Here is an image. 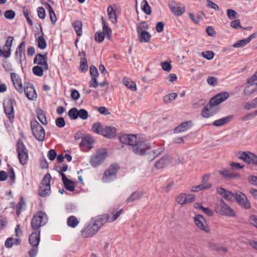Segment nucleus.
<instances>
[{"label": "nucleus", "instance_id": "1", "mask_svg": "<svg viewBox=\"0 0 257 257\" xmlns=\"http://www.w3.org/2000/svg\"><path fill=\"white\" fill-rule=\"evenodd\" d=\"M119 141L122 144L128 146V149L137 155L148 154L151 149L150 144L138 135H123L119 137Z\"/></svg>", "mask_w": 257, "mask_h": 257}, {"label": "nucleus", "instance_id": "2", "mask_svg": "<svg viewBox=\"0 0 257 257\" xmlns=\"http://www.w3.org/2000/svg\"><path fill=\"white\" fill-rule=\"evenodd\" d=\"M229 97V93L222 92L217 94L209 100L208 104L205 105L201 111V115L204 118H208L214 115L219 110L218 105L225 101Z\"/></svg>", "mask_w": 257, "mask_h": 257}, {"label": "nucleus", "instance_id": "3", "mask_svg": "<svg viewBox=\"0 0 257 257\" xmlns=\"http://www.w3.org/2000/svg\"><path fill=\"white\" fill-rule=\"evenodd\" d=\"M214 211L220 215L228 217H235V211L222 199L218 200L215 204Z\"/></svg>", "mask_w": 257, "mask_h": 257}, {"label": "nucleus", "instance_id": "4", "mask_svg": "<svg viewBox=\"0 0 257 257\" xmlns=\"http://www.w3.org/2000/svg\"><path fill=\"white\" fill-rule=\"evenodd\" d=\"M31 128L36 139L43 142L45 139V132L43 126L36 119L31 120Z\"/></svg>", "mask_w": 257, "mask_h": 257}, {"label": "nucleus", "instance_id": "5", "mask_svg": "<svg viewBox=\"0 0 257 257\" xmlns=\"http://www.w3.org/2000/svg\"><path fill=\"white\" fill-rule=\"evenodd\" d=\"M17 152L20 163L22 165L27 164L28 160V150L21 139H19L17 143Z\"/></svg>", "mask_w": 257, "mask_h": 257}, {"label": "nucleus", "instance_id": "6", "mask_svg": "<svg viewBox=\"0 0 257 257\" xmlns=\"http://www.w3.org/2000/svg\"><path fill=\"white\" fill-rule=\"evenodd\" d=\"M51 176L48 173L44 177L39 189V194L42 197L49 195L51 192L50 181Z\"/></svg>", "mask_w": 257, "mask_h": 257}, {"label": "nucleus", "instance_id": "7", "mask_svg": "<svg viewBox=\"0 0 257 257\" xmlns=\"http://www.w3.org/2000/svg\"><path fill=\"white\" fill-rule=\"evenodd\" d=\"M119 169V167L117 164L111 165L104 172L102 178V182L108 183L114 180L116 177V174Z\"/></svg>", "mask_w": 257, "mask_h": 257}, {"label": "nucleus", "instance_id": "8", "mask_svg": "<svg viewBox=\"0 0 257 257\" xmlns=\"http://www.w3.org/2000/svg\"><path fill=\"white\" fill-rule=\"evenodd\" d=\"M100 224H95L93 221L90 222L84 228L80 231L81 235L83 238L91 237L99 230Z\"/></svg>", "mask_w": 257, "mask_h": 257}, {"label": "nucleus", "instance_id": "9", "mask_svg": "<svg viewBox=\"0 0 257 257\" xmlns=\"http://www.w3.org/2000/svg\"><path fill=\"white\" fill-rule=\"evenodd\" d=\"M236 156L247 164L257 166V156L250 152H239Z\"/></svg>", "mask_w": 257, "mask_h": 257}, {"label": "nucleus", "instance_id": "10", "mask_svg": "<svg viewBox=\"0 0 257 257\" xmlns=\"http://www.w3.org/2000/svg\"><path fill=\"white\" fill-rule=\"evenodd\" d=\"M235 199L238 205L242 208L248 210L251 208V205L246 196L240 191L235 192Z\"/></svg>", "mask_w": 257, "mask_h": 257}, {"label": "nucleus", "instance_id": "11", "mask_svg": "<svg viewBox=\"0 0 257 257\" xmlns=\"http://www.w3.org/2000/svg\"><path fill=\"white\" fill-rule=\"evenodd\" d=\"M107 152L105 151H97L91 157L90 164L93 167L96 168L104 161L107 157Z\"/></svg>", "mask_w": 257, "mask_h": 257}, {"label": "nucleus", "instance_id": "12", "mask_svg": "<svg viewBox=\"0 0 257 257\" xmlns=\"http://www.w3.org/2000/svg\"><path fill=\"white\" fill-rule=\"evenodd\" d=\"M16 104L15 100L11 98L4 103V110L10 122H12L14 119V105Z\"/></svg>", "mask_w": 257, "mask_h": 257}, {"label": "nucleus", "instance_id": "13", "mask_svg": "<svg viewBox=\"0 0 257 257\" xmlns=\"http://www.w3.org/2000/svg\"><path fill=\"white\" fill-rule=\"evenodd\" d=\"M44 221V214L42 211L37 212L34 215L31 221V227L34 230H38L42 225H43L45 222Z\"/></svg>", "mask_w": 257, "mask_h": 257}, {"label": "nucleus", "instance_id": "14", "mask_svg": "<svg viewBox=\"0 0 257 257\" xmlns=\"http://www.w3.org/2000/svg\"><path fill=\"white\" fill-rule=\"evenodd\" d=\"M194 222L197 227L206 233L210 232V228L206 223V221L201 215H197L194 217Z\"/></svg>", "mask_w": 257, "mask_h": 257}, {"label": "nucleus", "instance_id": "15", "mask_svg": "<svg viewBox=\"0 0 257 257\" xmlns=\"http://www.w3.org/2000/svg\"><path fill=\"white\" fill-rule=\"evenodd\" d=\"M47 59V53H45L44 55L38 53L36 55L34 59V63L37 64L38 66L43 67L45 71H46L48 70Z\"/></svg>", "mask_w": 257, "mask_h": 257}, {"label": "nucleus", "instance_id": "16", "mask_svg": "<svg viewBox=\"0 0 257 257\" xmlns=\"http://www.w3.org/2000/svg\"><path fill=\"white\" fill-rule=\"evenodd\" d=\"M195 196L191 194L182 193L176 198V202L180 205L190 203L195 200Z\"/></svg>", "mask_w": 257, "mask_h": 257}, {"label": "nucleus", "instance_id": "17", "mask_svg": "<svg viewBox=\"0 0 257 257\" xmlns=\"http://www.w3.org/2000/svg\"><path fill=\"white\" fill-rule=\"evenodd\" d=\"M11 78L16 90L21 93H23L24 88L23 87L21 79L19 75L16 73H12L11 74Z\"/></svg>", "mask_w": 257, "mask_h": 257}, {"label": "nucleus", "instance_id": "18", "mask_svg": "<svg viewBox=\"0 0 257 257\" xmlns=\"http://www.w3.org/2000/svg\"><path fill=\"white\" fill-rule=\"evenodd\" d=\"M216 191L220 195L228 201H232L233 198L234 197L235 198V193L227 191L223 188L218 187L216 189Z\"/></svg>", "mask_w": 257, "mask_h": 257}, {"label": "nucleus", "instance_id": "19", "mask_svg": "<svg viewBox=\"0 0 257 257\" xmlns=\"http://www.w3.org/2000/svg\"><path fill=\"white\" fill-rule=\"evenodd\" d=\"M24 91L26 97L29 100H35L37 98V94L33 84L29 83L25 86Z\"/></svg>", "mask_w": 257, "mask_h": 257}, {"label": "nucleus", "instance_id": "20", "mask_svg": "<svg viewBox=\"0 0 257 257\" xmlns=\"http://www.w3.org/2000/svg\"><path fill=\"white\" fill-rule=\"evenodd\" d=\"M219 173L227 179H233L239 178L240 174L238 173L234 172L233 171L223 169L218 171Z\"/></svg>", "mask_w": 257, "mask_h": 257}, {"label": "nucleus", "instance_id": "21", "mask_svg": "<svg viewBox=\"0 0 257 257\" xmlns=\"http://www.w3.org/2000/svg\"><path fill=\"white\" fill-rule=\"evenodd\" d=\"M94 139L90 135H85L82 137V141L80 143V146L86 147L89 149L93 148V144L94 143Z\"/></svg>", "mask_w": 257, "mask_h": 257}, {"label": "nucleus", "instance_id": "22", "mask_svg": "<svg viewBox=\"0 0 257 257\" xmlns=\"http://www.w3.org/2000/svg\"><path fill=\"white\" fill-rule=\"evenodd\" d=\"M193 125V123L191 121H186L184 122H182L179 126L176 127L174 130V132L175 134L181 133L184 132L190 128H191Z\"/></svg>", "mask_w": 257, "mask_h": 257}, {"label": "nucleus", "instance_id": "23", "mask_svg": "<svg viewBox=\"0 0 257 257\" xmlns=\"http://www.w3.org/2000/svg\"><path fill=\"white\" fill-rule=\"evenodd\" d=\"M172 161V159L169 156L162 157L155 163V167L157 169H162L168 166Z\"/></svg>", "mask_w": 257, "mask_h": 257}, {"label": "nucleus", "instance_id": "24", "mask_svg": "<svg viewBox=\"0 0 257 257\" xmlns=\"http://www.w3.org/2000/svg\"><path fill=\"white\" fill-rule=\"evenodd\" d=\"M62 180L64 185V187L67 190L69 191H73L74 190L75 186L74 182L68 179L65 174H61Z\"/></svg>", "mask_w": 257, "mask_h": 257}, {"label": "nucleus", "instance_id": "25", "mask_svg": "<svg viewBox=\"0 0 257 257\" xmlns=\"http://www.w3.org/2000/svg\"><path fill=\"white\" fill-rule=\"evenodd\" d=\"M116 130L114 127L106 126L104 127L101 135L104 137L112 138L115 136Z\"/></svg>", "mask_w": 257, "mask_h": 257}, {"label": "nucleus", "instance_id": "26", "mask_svg": "<svg viewBox=\"0 0 257 257\" xmlns=\"http://www.w3.org/2000/svg\"><path fill=\"white\" fill-rule=\"evenodd\" d=\"M170 8L173 14L178 16L182 15L185 11V7L180 4H177L174 6H171Z\"/></svg>", "mask_w": 257, "mask_h": 257}, {"label": "nucleus", "instance_id": "27", "mask_svg": "<svg viewBox=\"0 0 257 257\" xmlns=\"http://www.w3.org/2000/svg\"><path fill=\"white\" fill-rule=\"evenodd\" d=\"M233 118L232 115H228L213 121V125L215 126H221L230 122Z\"/></svg>", "mask_w": 257, "mask_h": 257}, {"label": "nucleus", "instance_id": "28", "mask_svg": "<svg viewBox=\"0 0 257 257\" xmlns=\"http://www.w3.org/2000/svg\"><path fill=\"white\" fill-rule=\"evenodd\" d=\"M40 231L38 233L34 232L29 236V242L34 247H37L40 241Z\"/></svg>", "mask_w": 257, "mask_h": 257}, {"label": "nucleus", "instance_id": "29", "mask_svg": "<svg viewBox=\"0 0 257 257\" xmlns=\"http://www.w3.org/2000/svg\"><path fill=\"white\" fill-rule=\"evenodd\" d=\"M140 42L141 43H148L150 41L151 35L147 31L141 32L138 33Z\"/></svg>", "mask_w": 257, "mask_h": 257}, {"label": "nucleus", "instance_id": "30", "mask_svg": "<svg viewBox=\"0 0 257 257\" xmlns=\"http://www.w3.org/2000/svg\"><path fill=\"white\" fill-rule=\"evenodd\" d=\"M212 184L207 182H204L199 185L193 186L192 187V191L193 192H198L204 189H209L211 187Z\"/></svg>", "mask_w": 257, "mask_h": 257}, {"label": "nucleus", "instance_id": "31", "mask_svg": "<svg viewBox=\"0 0 257 257\" xmlns=\"http://www.w3.org/2000/svg\"><path fill=\"white\" fill-rule=\"evenodd\" d=\"M122 82L123 84L132 91H135L137 90V86L136 83L130 78L124 77L122 80Z\"/></svg>", "mask_w": 257, "mask_h": 257}, {"label": "nucleus", "instance_id": "32", "mask_svg": "<svg viewBox=\"0 0 257 257\" xmlns=\"http://www.w3.org/2000/svg\"><path fill=\"white\" fill-rule=\"evenodd\" d=\"M144 193L142 191H136L131 194L127 199V202H133L139 200L143 195Z\"/></svg>", "mask_w": 257, "mask_h": 257}, {"label": "nucleus", "instance_id": "33", "mask_svg": "<svg viewBox=\"0 0 257 257\" xmlns=\"http://www.w3.org/2000/svg\"><path fill=\"white\" fill-rule=\"evenodd\" d=\"M101 20H102V23L103 24V27H102L103 32L105 33L106 38H108V39H110L111 36V34H112V31L109 28L107 24L105 21L104 17H101Z\"/></svg>", "mask_w": 257, "mask_h": 257}, {"label": "nucleus", "instance_id": "34", "mask_svg": "<svg viewBox=\"0 0 257 257\" xmlns=\"http://www.w3.org/2000/svg\"><path fill=\"white\" fill-rule=\"evenodd\" d=\"M72 25L74 28L78 36H81L82 35V24L80 21H76L72 22Z\"/></svg>", "mask_w": 257, "mask_h": 257}, {"label": "nucleus", "instance_id": "35", "mask_svg": "<svg viewBox=\"0 0 257 257\" xmlns=\"http://www.w3.org/2000/svg\"><path fill=\"white\" fill-rule=\"evenodd\" d=\"M107 12L108 16H116L120 14L119 10L115 5L109 6L107 8Z\"/></svg>", "mask_w": 257, "mask_h": 257}, {"label": "nucleus", "instance_id": "36", "mask_svg": "<svg viewBox=\"0 0 257 257\" xmlns=\"http://www.w3.org/2000/svg\"><path fill=\"white\" fill-rule=\"evenodd\" d=\"M11 48L9 46L4 45L3 50L0 48V56L8 58L11 56Z\"/></svg>", "mask_w": 257, "mask_h": 257}, {"label": "nucleus", "instance_id": "37", "mask_svg": "<svg viewBox=\"0 0 257 257\" xmlns=\"http://www.w3.org/2000/svg\"><path fill=\"white\" fill-rule=\"evenodd\" d=\"M79 221L75 216L69 217L67 220V224L68 226L75 228L78 225Z\"/></svg>", "mask_w": 257, "mask_h": 257}, {"label": "nucleus", "instance_id": "38", "mask_svg": "<svg viewBox=\"0 0 257 257\" xmlns=\"http://www.w3.org/2000/svg\"><path fill=\"white\" fill-rule=\"evenodd\" d=\"M104 127L101 125L99 122L94 123L92 126V130L95 134L102 135Z\"/></svg>", "mask_w": 257, "mask_h": 257}, {"label": "nucleus", "instance_id": "39", "mask_svg": "<svg viewBox=\"0 0 257 257\" xmlns=\"http://www.w3.org/2000/svg\"><path fill=\"white\" fill-rule=\"evenodd\" d=\"M37 117L40 121L44 125L48 123L44 111L42 109H39L37 111Z\"/></svg>", "mask_w": 257, "mask_h": 257}, {"label": "nucleus", "instance_id": "40", "mask_svg": "<svg viewBox=\"0 0 257 257\" xmlns=\"http://www.w3.org/2000/svg\"><path fill=\"white\" fill-rule=\"evenodd\" d=\"M178 94L176 93H172L165 95L163 97V101L165 103L168 104L171 103L173 100L176 98Z\"/></svg>", "mask_w": 257, "mask_h": 257}, {"label": "nucleus", "instance_id": "41", "mask_svg": "<svg viewBox=\"0 0 257 257\" xmlns=\"http://www.w3.org/2000/svg\"><path fill=\"white\" fill-rule=\"evenodd\" d=\"M257 85V83H255ZM257 90L256 86L252 87V85L250 84L249 85L246 87L244 90L243 93L244 95L247 96H250L251 94L255 92Z\"/></svg>", "mask_w": 257, "mask_h": 257}, {"label": "nucleus", "instance_id": "42", "mask_svg": "<svg viewBox=\"0 0 257 257\" xmlns=\"http://www.w3.org/2000/svg\"><path fill=\"white\" fill-rule=\"evenodd\" d=\"M38 47L41 49H44L46 47V42L43 36V33L37 39Z\"/></svg>", "mask_w": 257, "mask_h": 257}, {"label": "nucleus", "instance_id": "43", "mask_svg": "<svg viewBox=\"0 0 257 257\" xmlns=\"http://www.w3.org/2000/svg\"><path fill=\"white\" fill-rule=\"evenodd\" d=\"M32 71L35 75L37 76H42L43 75V72L45 70L43 68V67L37 65L33 68Z\"/></svg>", "mask_w": 257, "mask_h": 257}, {"label": "nucleus", "instance_id": "44", "mask_svg": "<svg viewBox=\"0 0 257 257\" xmlns=\"http://www.w3.org/2000/svg\"><path fill=\"white\" fill-rule=\"evenodd\" d=\"M79 68L81 71L82 72H85L87 71L88 65L86 58H81L80 59V65Z\"/></svg>", "mask_w": 257, "mask_h": 257}, {"label": "nucleus", "instance_id": "45", "mask_svg": "<svg viewBox=\"0 0 257 257\" xmlns=\"http://www.w3.org/2000/svg\"><path fill=\"white\" fill-rule=\"evenodd\" d=\"M68 115L71 119H76L79 116L78 110L75 107L72 108L69 110Z\"/></svg>", "mask_w": 257, "mask_h": 257}, {"label": "nucleus", "instance_id": "46", "mask_svg": "<svg viewBox=\"0 0 257 257\" xmlns=\"http://www.w3.org/2000/svg\"><path fill=\"white\" fill-rule=\"evenodd\" d=\"M149 28V26L146 22H142L139 23L137 27V33L146 31Z\"/></svg>", "mask_w": 257, "mask_h": 257}, {"label": "nucleus", "instance_id": "47", "mask_svg": "<svg viewBox=\"0 0 257 257\" xmlns=\"http://www.w3.org/2000/svg\"><path fill=\"white\" fill-rule=\"evenodd\" d=\"M105 36H106L105 33L103 32H97L94 35V39L96 42L98 43H101L104 40Z\"/></svg>", "mask_w": 257, "mask_h": 257}, {"label": "nucleus", "instance_id": "48", "mask_svg": "<svg viewBox=\"0 0 257 257\" xmlns=\"http://www.w3.org/2000/svg\"><path fill=\"white\" fill-rule=\"evenodd\" d=\"M102 217V215H100L96 218L94 220V222L95 223V224H100V226L99 227V229L104 225L105 224L106 222H105V220H104V218Z\"/></svg>", "mask_w": 257, "mask_h": 257}, {"label": "nucleus", "instance_id": "49", "mask_svg": "<svg viewBox=\"0 0 257 257\" xmlns=\"http://www.w3.org/2000/svg\"><path fill=\"white\" fill-rule=\"evenodd\" d=\"M201 55L205 59L210 60L213 58L214 53H213V52L211 51H206L204 52H202L201 53Z\"/></svg>", "mask_w": 257, "mask_h": 257}, {"label": "nucleus", "instance_id": "50", "mask_svg": "<svg viewBox=\"0 0 257 257\" xmlns=\"http://www.w3.org/2000/svg\"><path fill=\"white\" fill-rule=\"evenodd\" d=\"M78 117L82 120H85L88 118V113L85 109L82 108L78 110Z\"/></svg>", "mask_w": 257, "mask_h": 257}, {"label": "nucleus", "instance_id": "51", "mask_svg": "<svg viewBox=\"0 0 257 257\" xmlns=\"http://www.w3.org/2000/svg\"><path fill=\"white\" fill-rule=\"evenodd\" d=\"M164 151V149L162 148H160L157 150H154L151 151L150 150V153L149 154H152V157L151 158V160L154 159L157 156L161 154Z\"/></svg>", "mask_w": 257, "mask_h": 257}, {"label": "nucleus", "instance_id": "52", "mask_svg": "<svg viewBox=\"0 0 257 257\" xmlns=\"http://www.w3.org/2000/svg\"><path fill=\"white\" fill-rule=\"evenodd\" d=\"M207 246L210 250L219 251V245L213 241H208Z\"/></svg>", "mask_w": 257, "mask_h": 257}, {"label": "nucleus", "instance_id": "53", "mask_svg": "<svg viewBox=\"0 0 257 257\" xmlns=\"http://www.w3.org/2000/svg\"><path fill=\"white\" fill-rule=\"evenodd\" d=\"M19 53H25V42H22L21 43V44L19 45V46L17 48V50L16 51V56H18Z\"/></svg>", "mask_w": 257, "mask_h": 257}, {"label": "nucleus", "instance_id": "54", "mask_svg": "<svg viewBox=\"0 0 257 257\" xmlns=\"http://www.w3.org/2000/svg\"><path fill=\"white\" fill-rule=\"evenodd\" d=\"M43 4L45 8L48 11L49 16H56L53 9L49 4L47 3H44Z\"/></svg>", "mask_w": 257, "mask_h": 257}, {"label": "nucleus", "instance_id": "55", "mask_svg": "<svg viewBox=\"0 0 257 257\" xmlns=\"http://www.w3.org/2000/svg\"><path fill=\"white\" fill-rule=\"evenodd\" d=\"M248 43L247 41H246V39H242L237 41L236 43H235L233 45V47L234 48H239V47H242L244 46H245L246 44H247Z\"/></svg>", "mask_w": 257, "mask_h": 257}, {"label": "nucleus", "instance_id": "56", "mask_svg": "<svg viewBox=\"0 0 257 257\" xmlns=\"http://www.w3.org/2000/svg\"><path fill=\"white\" fill-rule=\"evenodd\" d=\"M90 74L91 77L97 78L98 76L97 69L93 65L90 67Z\"/></svg>", "mask_w": 257, "mask_h": 257}, {"label": "nucleus", "instance_id": "57", "mask_svg": "<svg viewBox=\"0 0 257 257\" xmlns=\"http://www.w3.org/2000/svg\"><path fill=\"white\" fill-rule=\"evenodd\" d=\"M142 9L144 11V12L146 13V14L150 15L151 14L150 7H149L147 1H144L142 3Z\"/></svg>", "mask_w": 257, "mask_h": 257}, {"label": "nucleus", "instance_id": "58", "mask_svg": "<svg viewBox=\"0 0 257 257\" xmlns=\"http://www.w3.org/2000/svg\"><path fill=\"white\" fill-rule=\"evenodd\" d=\"M56 125L59 127H63L65 125V121L63 117L57 118L55 120Z\"/></svg>", "mask_w": 257, "mask_h": 257}, {"label": "nucleus", "instance_id": "59", "mask_svg": "<svg viewBox=\"0 0 257 257\" xmlns=\"http://www.w3.org/2000/svg\"><path fill=\"white\" fill-rule=\"evenodd\" d=\"M7 218L3 215H0V229H3L7 225Z\"/></svg>", "mask_w": 257, "mask_h": 257}, {"label": "nucleus", "instance_id": "60", "mask_svg": "<svg viewBox=\"0 0 257 257\" xmlns=\"http://www.w3.org/2000/svg\"><path fill=\"white\" fill-rule=\"evenodd\" d=\"M57 156V153L55 150L51 149L48 153V157L50 161H53Z\"/></svg>", "mask_w": 257, "mask_h": 257}, {"label": "nucleus", "instance_id": "61", "mask_svg": "<svg viewBox=\"0 0 257 257\" xmlns=\"http://www.w3.org/2000/svg\"><path fill=\"white\" fill-rule=\"evenodd\" d=\"M161 65L162 67V69L167 72H169L171 70L172 68V66L170 63L167 62H163L161 63Z\"/></svg>", "mask_w": 257, "mask_h": 257}, {"label": "nucleus", "instance_id": "62", "mask_svg": "<svg viewBox=\"0 0 257 257\" xmlns=\"http://www.w3.org/2000/svg\"><path fill=\"white\" fill-rule=\"evenodd\" d=\"M70 95L71 98L75 101L77 100L80 97L79 93L76 89H72L71 90Z\"/></svg>", "mask_w": 257, "mask_h": 257}, {"label": "nucleus", "instance_id": "63", "mask_svg": "<svg viewBox=\"0 0 257 257\" xmlns=\"http://www.w3.org/2000/svg\"><path fill=\"white\" fill-rule=\"evenodd\" d=\"M207 83L212 86H215L217 84V79L214 77H208L207 79Z\"/></svg>", "mask_w": 257, "mask_h": 257}, {"label": "nucleus", "instance_id": "64", "mask_svg": "<svg viewBox=\"0 0 257 257\" xmlns=\"http://www.w3.org/2000/svg\"><path fill=\"white\" fill-rule=\"evenodd\" d=\"M14 244V238L9 237L6 239L5 245L7 248H11Z\"/></svg>", "mask_w": 257, "mask_h": 257}]
</instances>
